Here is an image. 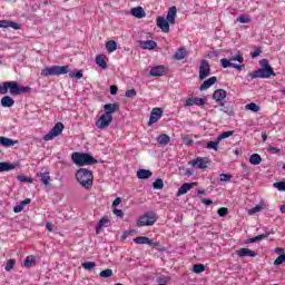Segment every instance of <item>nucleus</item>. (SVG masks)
Returning a JSON list of instances; mask_svg holds the SVG:
<instances>
[{"mask_svg":"<svg viewBox=\"0 0 285 285\" xmlns=\"http://www.w3.org/2000/svg\"><path fill=\"white\" fill-rule=\"evenodd\" d=\"M18 181H22V184H32V178L26 176V175H19L17 176Z\"/></svg>","mask_w":285,"mask_h":285,"instance_id":"44","label":"nucleus"},{"mask_svg":"<svg viewBox=\"0 0 285 285\" xmlns=\"http://www.w3.org/2000/svg\"><path fill=\"white\" fill-rule=\"evenodd\" d=\"M235 134V131L230 130V131H225L223 134H220L217 139L219 141L224 140V139H228V137H233V135Z\"/></svg>","mask_w":285,"mask_h":285,"instance_id":"43","label":"nucleus"},{"mask_svg":"<svg viewBox=\"0 0 285 285\" xmlns=\"http://www.w3.org/2000/svg\"><path fill=\"white\" fill-rule=\"evenodd\" d=\"M135 244H147V246H153L154 248L159 246L158 243H153V240L146 236H139L134 238Z\"/></svg>","mask_w":285,"mask_h":285,"instance_id":"19","label":"nucleus"},{"mask_svg":"<svg viewBox=\"0 0 285 285\" xmlns=\"http://www.w3.org/2000/svg\"><path fill=\"white\" fill-rule=\"evenodd\" d=\"M206 271V266L204 264H195L193 272L196 274L204 273Z\"/></svg>","mask_w":285,"mask_h":285,"instance_id":"42","label":"nucleus"},{"mask_svg":"<svg viewBox=\"0 0 285 285\" xmlns=\"http://www.w3.org/2000/svg\"><path fill=\"white\" fill-rule=\"evenodd\" d=\"M104 110L106 111L105 115H107V117H112L114 112L119 110V104H107L104 106Z\"/></svg>","mask_w":285,"mask_h":285,"instance_id":"20","label":"nucleus"},{"mask_svg":"<svg viewBox=\"0 0 285 285\" xmlns=\"http://www.w3.org/2000/svg\"><path fill=\"white\" fill-rule=\"evenodd\" d=\"M131 14L137 19H144V17H146V11H144V8L141 7H136L131 9Z\"/></svg>","mask_w":285,"mask_h":285,"instance_id":"28","label":"nucleus"},{"mask_svg":"<svg viewBox=\"0 0 285 285\" xmlns=\"http://www.w3.org/2000/svg\"><path fill=\"white\" fill-rule=\"evenodd\" d=\"M96 63L101 68L102 70H106L108 68V63L106 62V56L104 55H98L96 57Z\"/></svg>","mask_w":285,"mask_h":285,"instance_id":"30","label":"nucleus"},{"mask_svg":"<svg viewBox=\"0 0 285 285\" xmlns=\"http://www.w3.org/2000/svg\"><path fill=\"white\" fill-rule=\"evenodd\" d=\"M220 66L223 68H235V70H238V72H242V70H244V65L230 62V60L226 58L220 59Z\"/></svg>","mask_w":285,"mask_h":285,"instance_id":"13","label":"nucleus"},{"mask_svg":"<svg viewBox=\"0 0 285 285\" xmlns=\"http://www.w3.org/2000/svg\"><path fill=\"white\" fill-rule=\"evenodd\" d=\"M19 163H8L2 161L0 163V173H10V170H14V168H18Z\"/></svg>","mask_w":285,"mask_h":285,"instance_id":"15","label":"nucleus"},{"mask_svg":"<svg viewBox=\"0 0 285 285\" xmlns=\"http://www.w3.org/2000/svg\"><path fill=\"white\" fill-rule=\"evenodd\" d=\"M175 19H177V7H170L167 13V19L159 16L156 19V26L161 30V32H170V26H175Z\"/></svg>","mask_w":285,"mask_h":285,"instance_id":"2","label":"nucleus"},{"mask_svg":"<svg viewBox=\"0 0 285 285\" xmlns=\"http://www.w3.org/2000/svg\"><path fill=\"white\" fill-rule=\"evenodd\" d=\"M19 144V140H13L11 138L0 136V146L3 148H12V146H17Z\"/></svg>","mask_w":285,"mask_h":285,"instance_id":"18","label":"nucleus"},{"mask_svg":"<svg viewBox=\"0 0 285 285\" xmlns=\"http://www.w3.org/2000/svg\"><path fill=\"white\" fill-rule=\"evenodd\" d=\"M263 207L257 205L248 210V215H255V213H262Z\"/></svg>","mask_w":285,"mask_h":285,"instance_id":"55","label":"nucleus"},{"mask_svg":"<svg viewBox=\"0 0 285 285\" xmlns=\"http://www.w3.org/2000/svg\"><path fill=\"white\" fill-rule=\"evenodd\" d=\"M119 204H121V197H117L112 205H111V208H117V206H119Z\"/></svg>","mask_w":285,"mask_h":285,"instance_id":"61","label":"nucleus"},{"mask_svg":"<svg viewBox=\"0 0 285 285\" xmlns=\"http://www.w3.org/2000/svg\"><path fill=\"white\" fill-rule=\"evenodd\" d=\"M271 235H273V232H265L264 234L247 239L245 244H256V242H262V239H266V237H269Z\"/></svg>","mask_w":285,"mask_h":285,"instance_id":"25","label":"nucleus"},{"mask_svg":"<svg viewBox=\"0 0 285 285\" xmlns=\"http://www.w3.org/2000/svg\"><path fill=\"white\" fill-rule=\"evenodd\" d=\"M35 263V256H27L24 259V266L27 268H30V266H32V264Z\"/></svg>","mask_w":285,"mask_h":285,"instance_id":"50","label":"nucleus"},{"mask_svg":"<svg viewBox=\"0 0 285 285\" xmlns=\"http://www.w3.org/2000/svg\"><path fill=\"white\" fill-rule=\"evenodd\" d=\"M215 83H217V77L214 76L208 78L200 85L199 87L200 92H204V90H208V88H210V86H215Z\"/></svg>","mask_w":285,"mask_h":285,"instance_id":"24","label":"nucleus"},{"mask_svg":"<svg viewBox=\"0 0 285 285\" xmlns=\"http://www.w3.org/2000/svg\"><path fill=\"white\" fill-rule=\"evenodd\" d=\"M193 168H199L204 170V168H208V158L197 157L196 159L191 160Z\"/></svg>","mask_w":285,"mask_h":285,"instance_id":"12","label":"nucleus"},{"mask_svg":"<svg viewBox=\"0 0 285 285\" xmlns=\"http://www.w3.org/2000/svg\"><path fill=\"white\" fill-rule=\"evenodd\" d=\"M185 106H195V98L187 99Z\"/></svg>","mask_w":285,"mask_h":285,"instance_id":"64","label":"nucleus"},{"mask_svg":"<svg viewBox=\"0 0 285 285\" xmlns=\"http://www.w3.org/2000/svg\"><path fill=\"white\" fill-rule=\"evenodd\" d=\"M229 62L233 63V61H238V63H244V56H242V52H237L235 56L229 57Z\"/></svg>","mask_w":285,"mask_h":285,"instance_id":"37","label":"nucleus"},{"mask_svg":"<svg viewBox=\"0 0 285 285\" xmlns=\"http://www.w3.org/2000/svg\"><path fill=\"white\" fill-rule=\"evenodd\" d=\"M219 107L220 112H225L226 115H233V108L230 106H227L226 102H220Z\"/></svg>","mask_w":285,"mask_h":285,"instance_id":"36","label":"nucleus"},{"mask_svg":"<svg viewBox=\"0 0 285 285\" xmlns=\"http://www.w3.org/2000/svg\"><path fill=\"white\" fill-rule=\"evenodd\" d=\"M174 58H175L177 61H181V59H186V49H184V48L178 49V50L175 52Z\"/></svg>","mask_w":285,"mask_h":285,"instance_id":"34","label":"nucleus"},{"mask_svg":"<svg viewBox=\"0 0 285 285\" xmlns=\"http://www.w3.org/2000/svg\"><path fill=\"white\" fill-rule=\"evenodd\" d=\"M8 90L10 95L17 97L19 95H26L27 92H31L32 88L30 87H21L17 81H6L0 86V95H8Z\"/></svg>","mask_w":285,"mask_h":285,"instance_id":"1","label":"nucleus"},{"mask_svg":"<svg viewBox=\"0 0 285 285\" xmlns=\"http://www.w3.org/2000/svg\"><path fill=\"white\" fill-rule=\"evenodd\" d=\"M106 50L108 52H115L117 50V41L115 40H109L106 42Z\"/></svg>","mask_w":285,"mask_h":285,"instance_id":"35","label":"nucleus"},{"mask_svg":"<svg viewBox=\"0 0 285 285\" xmlns=\"http://www.w3.org/2000/svg\"><path fill=\"white\" fill-rule=\"evenodd\" d=\"M1 106L2 108H12L14 106V99L10 96H4L1 98Z\"/></svg>","mask_w":285,"mask_h":285,"instance_id":"26","label":"nucleus"},{"mask_svg":"<svg viewBox=\"0 0 285 285\" xmlns=\"http://www.w3.org/2000/svg\"><path fill=\"white\" fill-rule=\"evenodd\" d=\"M167 72V69L166 67L164 66H156V67H153L149 71V75L151 77H164V75H166Z\"/></svg>","mask_w":285,"mask_h":285,"instance_id":"16","label":"nucleus"},{"mask_svg":"<svg viewBox=\"0 0 285 285\" xmlns=\"http://www.w3.org/2000/svg\"><path fill=\"white\" fill-rule=\"evenodd\" d=\"M71 161H73L76 166H95V164H97V159H95L92 155L79 151L71 154Z\"/></svg>","mask_w":285,"mask_h":285,"instance_id":"4","label":"nucleus"},{"mask_svg":"<svg viewBox=\"0 0 285 285\" xmlns=\"http://www.w3.org/2000/svg\"><path fill=\"white\" fill-rule=\"evenodd\" d=\"M119 91V88L115 85L110 86V95H117Z\"/></svg>","mask_w":285,"mask_h":285,"instance_id":"62","label":"nucleus"},{"mask_svg":"<svg viewBox=\"0 0 285 285\" xmlns=\"http://www.w3.org/2000/svg\"><path fill=\"white\" fill-rule=\"evenodd\" d=\"M268 153H271L272 155H279L281 149L277 147H269Z\"/></svg>","mask_w":285,"mask_h":285,"instance_id":"59","label":"nucleus"},{"mask_svg":"<svg viewBox=\"0 0 285 285\" xmlns=\"http://www.w3.org/2000/svg\"><path fill=\"white\" fill-rule=\"evenodd\" d=\"M155 222H157V217L155 216V213L147 212L138 218L136 226H138V228H141L144 226H153L155 225Z\"/></svg>","mask_w":285,"mask_h":285,"instance_id":"6","label":"nucleus"},{"mask_svg":"<svg viewBox=\"0 0 285 285\" xmlns=\"http://www.w3.org/2000/svg\"><path fill=\"white\" fill-rule=\"evenodd\" d=\"M63 132V122H57L53 128L42 137L43 141H52L55 137H59Z\"/></svg>","mask_w":285,"mask_h":285,"instance_id":"8","label":"nucleus"},{"mask_svg":"<svg viewBox=\"0 0 285 285\" xmlns=\"http://www.w3.org/2000/svg\"><path fill=\"white\" fill-rule=\"evenodd\" d=\"M206 101H208V99L206 97L204 98H194V106H205Z\"/></svg>","mask_w":285,"mask_h":285,"instance_id":"47","label":"nucleus"},{"mask_svg":"<svg viewBox=\"0 0 285 285\" xmlns=\"http://www.w3.org/2000/svg\"><path fill=\"white\" fill-rule=\"evenodd\" d=\"M237 21H238L239 23H250V18H248L247 16L242 14V16H239V17L237 18Z\"/></svg>","mask_w":285,"mask_h":285,"instance_id":"54","label":"nucleus"},{"mask_svg":"<svg viewBox=\"0 0 285 285\" xmlns=\"http://www.w3.org/2000/svg\"><path fill=\"white\" fill-rule=\"evenodd\" d=\"M228 97V92H226V90L224 89H216L213 94V99L214 101H216L217 104H222V101Z\"/></svg>","mask_w":285,"mask_h":285,"instance_id":"14","label":"nucleus"},{"mask_svg":"<svg viewBox=\"0 0 285 285\" xmlns=\"http://www.w3.org/2000/svg\"><path fill=\"white\" fill-rule=\"evenodd\" d=\"M14 264H17V261H14V259H9V261L7 262V265H6V267H4V271H7V272L12 271V268H14Z\"/></svg>","mask_w":285,"mask_h":285,"instance_id":"49","label":"nucleus"},{"mask_svg":"<svg viewBox=\"0 0 285 285\" xmlns=\"http://www.w3.org/2000/svg\"><path fill=\"white\" fill-rule=\"evenodd\" d=\"M136 175L138 179H150V177H153V171L148 169H139Z\"/></svg>","mask_w":285,"mask_h":285,"instance_id":"27","label":"nucleus"},{"mask_svg":"<svg viewBox=\"0 0 285 285\" xmlns=\"http://www.w3.org/2000/svg\"><path fill=\"white\" fill-rule=\"evenodd\" d=\"M99 275L100 277H102V279H108V277H112L114 273L112 269L107 268L105 271H101Z\"/></svg>","mask_w":285,"mask_h":285,"instance_id":"41","label":"nucleus"},{"mask_svg":"<svg viewBox=\"0 0 285 285\" xmlns=\"http://www.w3.org/2000/svg\"><path fill=\"white\" fill-rule=\"evenodd\" d=\"M259 65L262 66L263 69L265 70H273L271 67V63L268 62V59H262L259 61Z\"/></svg>","mask_w":285,"mask_h":285,"instance_id":"48","label":"nucleus"},{"mask_svg":"<svg viewBox=\"0 0 285 285\" xmlns=\"http://www.w3.org/2000/svg\"><path fill=\"white\" fill-rule=\"evenodd\" d=\"M153 188L155 190H161V188H164V180L161 178H158L156 179L154 183H153Z\"/></svg>","mask_w":285,"mask_h":285,"instance_id":"40","label":"nucleus"},{"mask_svg":"<svg viewBox=\"0 0 285 285\" xmlns=\"http://www.w3.org/2000/svg\"><path fill=\"white\" fill-rule=\"evenodd\" d=\"M219 179L220 181H230V179H233V176L230 174H220Z\"/></svg>","mask_w":285,"mask_h":285,"instance_id":"56","label":"nucleus"},{"mask_svg":"<svg viewBox=\"0 0 285 285\" xmlns=\"http://www.w3.org/2000/svg\"><path fill=\"white\" fill-rule=\"evenodd\" d=\"M245 110H250L252 112H259L261 108L257 104L250 102L245 106Z\"/></svg>","mask_w":285,"mask_h":285,"instance_id":"38","label":"nucleus"},{"mask_svg":"<svg viewBox=\"0 0 285 285\" xmlns=\"http://www.w3.org/2000/svg\"><path fill=\"white\" fill-rule=\"evenodd\" d=\"M207 77H210V63H208V60H202L199 66V80L204 81Z\"/></svg>","mask_w":285,"mask_h":285,"instance_id":"10","label":"nucleus"},{"mask_svg":"<svg viewBox=\"0 0 285 285\" xmlns=\"http://www.w3.org/2000/svg\"><path fill=\"white\" fill-rule=\"evenodd\" d=\"M114 215H116V217H124V210L114 208Z\"/></svg>","mask_w":285,"mask_h":285,"instance_id":"60","label":"nucleus"},{"mask_svg":"<svg viewBox=\"0 0 285 285\" xmlns=\"http://www.w3.org/2000/svg\"><path fill=\"white\" fill-rule=\"evenodd\" d=\"M157 141L160 146H168L170 144V136L161 134L157 137Z\"/></svg>","mask_w":285,"mask_h":285,"instance_id":"32","label":"nucleus"},{"mask_svg":"<svg viewBox=\"0 0 285 285\" xmlns=\"http://www.w3.org/2000/svg\"><path fill=\"white\" fill-rule=\"evenodd\" d=\"M109 223H110V218H108V216L102 217V218L98 222V224H97V226H96V233H97V235H99V232L101 230V228H104V226H108Z\"/></svg>","mask_w":285,"mask_h":285,"instance_id":"29","label":"nucleus"},{"mask_svg":"<svg viewBox=\"0 0 285 285\" xmlns=\"http://www.w3.org/2000/svg\"><path fill=\"white\" fill-rule=\"evenodd\" d=\"M76 179L78 184H80V186L85 188V190H90L95 181V176L92 175L91 170L80 168L76 171Z\"/></svg>","mask_w":285,"mask_h":285,"instance_id":"3","label":"nucleus"},{"mask_svg":"<svg viewBox=\"0 0 285 285\" xmlns=\"http://www.w3.org/2000/svg\"><path fill=\"white\" fill-rule=\"evenodd\" d=\"M70 72L69 66H51L41 70V77H59L61 75H68Z\"/></svg>","mask_w":285,"mask_h":285,"instance_id":"5","label":"nucleus"},{"mask_svg":"<svg viewBox=\"0 0 285 285\" xmlns=\"http://www.w3.org/2000/svg\"><path fill=\"white\" fill-rule=\"evenodd\" d=\"M0 28H12L13 30H21V24L10 20H0Z\"/></svg>","mask_w":285,"mask_h":285,"instance_id":"23","label":"nucleus"},{"mask_svg":"<svg viewBox=\"0 0 285 285\" xmlns=\"http://www.w3.org/2000/svg\"><path fill=\"white\" fill-rule=\"evenodd\" d=\"M249 164H252V166H259V164H262V156H259V154H253L249 157Z\"/></svg>","mask_w":285,"mask_h":285,"instance_id":"33","label":"nucleus"},{"mask_svg":"<svg viewBox=\"0 0 285 285\" xmlns=\"http://www.w3.org/2000/svg\"><path fill=\"white\" fill-rule=\"evenodd\" d=\"M285 262V253L281 254L274 262V266H281Z\"/></svg>","mask_w":285,"mask_h":285,"instance_id":"51","label":"nucleus"},{"mask_svg":"<svg viewBox=\"0 0 285 285\" xmlns=\"http://www.w3.org/2000/svg\"><path fill=\"white\" fill-rule=\"evenodd\" d=\"M112 124V116H107L106 114H102L99 119L96 121V128L98 130H106Z\"/></svg>","mask_w":285,"mask_h":285,"instance_id":"9","label":"nucleus"},{"mask_svg":"<svg viewBox=\"0 0 285 285\" xmlns=\"http://www.w3.org/2000/svg\"><path fill=\"white\" fill-rule=\"evenodd\" d=\"M208 150H219V140L216 138V141H208L207 142Z\"/></svg>","mask_w":285,"mask_h":285,"instance_id":"39","label":"nucleus"},{"mask_svg":"<svg viewBox=\"0 0 285 285\" xmlns=\"http://www.w3.org/2000/svg\"><path fill=\"white\" fill-rule=\"evenodd\" d=\"M69 77H70L71 79H82V78H83V71H81V70H79V71H77V72L70 71V72H69Z\"/></svg>","mask_w":285,"mask_h":285,"instance_id":"45","label":"nucleus"},{"mask_svg":"<svg viewBox=\"0 0 285 285\" xmlns=\"http://www.w3.org/2000/svg\"><path fill=\"white\" fill-rule=\"evenodd\" d=\"M139 47L142 50H155V48H157V43L154 40H140Z\"/></svg>","mask_w":285,"mask_h":285,"instance_id":"21","label":"nucleus"},{"mask_svg":"<svg viewBox=\"0 0 285 285\" xmlns=\"http://www.w3.org/2000/svg\"><path fill=\"white\" fill-rule=\"evenodd\" d=\"M193 186H197V183H184L178 189L176 197H181V195H186L188 190L193 189Z\"/></svg>","mask_w":285,"mask_h":285,"instance_id":"17","label":"nucleus"},{"mask_svg":"<svg viewBox=\"0 0 285 285\" xmlns=\"http://www.w3.org/2000/svg\"><path fill=\"white\" fill-rule=\"evenodd\" d=\"M161 117H164V109L159 107H155L150 112L148 126H153V124H157V121H159Z\"/></svg>","mask_w":285,"mask_h":285,"instance_id":"11","label":"nucleus"},{"mask_svg":"<svg viewBox=\"0 0 285 285\" xmlns=\"http://www.w3.org/2000/svg\"><path fill=\"white\" fill-rule=\"evenodd\" d=\"M274 188H277V190L285 193V181L274 183Z\"/></svg>","mask_w":285,"mask_h":285,"instance_id":"52","label":"nucleus"},{"mask_svg":"<svg viewBox=\"0 0 285 285\" xmlns=\"http://www.w3.org/2000/svg\"><path fill=\"white\" fill-rule=\"evenodd\" d=\"M96 266H97V263L95 262L82 263V268H85V271H92V268H95Z\"/></svg>","mask_w":285,"mask_h":285,"instance_id":"46","label":"nucleus"},{"mask_svg":"<svg viewBox=\"0 0 285 285\" xmlns=\"http://www.w3.org/2000/svg\"><path fill=\"white\" fill-rule=\"evenodd\" d=\"M236 255H238V257H257V252L249 248H240L236 252Z\"/></svg>","mask_w":285,"mask_h":285,"instance_id":"22","label":"nucleus"},{"mask_svg":"<svg viewBox=\"0 0 285 285\" xmlns=\"http://www.w3.org/2000/svg\"><path fill=\"white\" fill-rule=\"evenodd\" d=\"M219 217H226L228 215V208L222 207L218 209Z\"/></svg>","mask_w":285,"mask_h":285,"instance_id":"58","label":"nucleus"},{"mask_svg":"<svg viewBox=\"0 0 285 285\" xmlns=\"http://www.w3.org/2000/svg\"><path fill=\"white\" fill-rule=\"evenodd\" d=\"M183 141H184L185 146H193V144H195V140H193V139L190 138V136H185V137L183 138Z\"/></svg>","mask_w":285,"mask_h":285,"instance_id":"57","label":"nucleus"},{"mask_svg":"<svg viewBox=\"0 0 285 285\" xmlns=\"http://www.w3.org/2000/svg\"><path fill=\"white\" fill-rule=\"evenodd\" d=\"M250 79H271V77H277V73L273 69H258L248 73Z\"/></svg>","mask_w":285,"mask_h":285,"instance_id":"7","label":"nucleus"},{"mask_svg":"<svg viewBox=\"0 0 285 285\" xmlns=\"http://www.w3.org/2000/svg\"><path fill=\"white\" fill-rule=\"evenodd\" d=\"M125 97L129 98V99H132L134 97H137V90L135 89H128L126 92H125Z\"/></svg>","mask_w":285,"mask_h":285,"instance_id":"53","label":"nucleus"},{"mask_svg":"<svg viewBox=\"0 0 285 285\" xmlns=\"http://www.w3.org/2000/svg\"><path fill=\"white\" fill-rule=\"evenodd\" d=\"M37 176L45 186H48L50 184V171L40 173L37 174Z\"/></svg>","mask_w":285,"mask_h":285,"instance_id":"31","label":"nucleus"},{"mask_svg":"<svg viewBox=\"0 0 285 285\" xmlns=\"http://www.w3.org/2000/svg\"><path fill=\"white\" fill-rule=\"evenodd\" d=\"M22 210H23V207L21 206V204L13 207V213H21Z\"/></svg>","mask_w":285,"mask_h":285,"instance_id":"63","label":"nucleus"}]
</instances>
